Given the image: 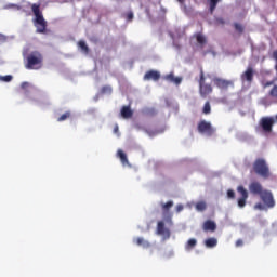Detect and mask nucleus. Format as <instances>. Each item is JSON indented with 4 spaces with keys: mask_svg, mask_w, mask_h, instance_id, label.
I'll list each match as a JSON object with an SVG mask.
<instances>
[{
    "mask_svg": "<svg viewBox=\"0 0 277 277\" xmlns=\"http://www.w3.org/2000/svg\"><path fill=\"white\" fill-rule=\"evenodd\" d=\"M31 12L35 16L34 23L36 27L37 34H47V21L44 19V15H42V11L40 10V4L34 3L30 4Z\"/></svg>",
    "mask_w": 277,
    "mask_h": 277,
    "instance_id": "f257e3e1",
    "label": "nucleus"
},
{
    "mask_svg": "<svg viewBox=\"0 0 277 277\" xmlns=\"http://www.w3.org/2000/svg\"><path fill=\"white\" fill-rule=\"evenodd\" d=\"M26 60V68H28V70H38V68L42 67V62L44 57L40 52L34 51L27 55Z\"/></svg>",
    "mask_w": 277,
    "mask_h": 277,
    "instance_id": "f03ea898",
    "label": "nucleus"
},
{
    "mask_svg": "<svg viewBox=\"0 0 277 277\" xmlns=\"http://www.w3.org/2000/svg\"><path fill=\"white\" fill-rule=\"evenodd\" d=\"M253 171L263 179H268L271 176L269 167L264 158L255 159V162H253Z\"/></svg>",
    "mask_w": 277,
    "mask_h": 277,
    "instance_id": "7ed1b4c3",
    "label": "nucleus"
},
{
    "mask_svg": "<svg viewBox=\"0 0 277 277\" xmlns=\"http://www.w3.org/2000/svg\"><path fill=\"white\" fill-rule=\"evenodd\" d=\"M199 93L202 98H207L213 92V87L211 83L206 82V76L203 70H200V78H199Z\"/></svg>",
    "mask_w": 277,
    "mask_h": 277,
    "instance_id": "20e7f679",
    "label": "nucleus"
},
{
    "mask_svg": "<svg viewBox=\"0 0 277 277\" xmlns=\"http://www.w3.org/2000/svg\"><path fill=\"white\" fill-rule=\"evenodd\" d=\"M276 123V120L274 117H262L260 120V127L264 134L268 135L273 132V127Z\"/></svg>",
    "mask_w": 277,
    "mask_h": 277,
    "instance_id": "39448f33",
    "label": "nucleus"
},
{
    "mask_svg": "<svg viewBox=\"0 0 277 277\" xmlns=\"http://www.w3.org/2000/svg\"><path fill=\"white\" fill-rule=\"evenodd\" d=\"M197 130L200 134H206L208 136H212L215 133V128H212L211 122L207 120H200Z\"/></svg>",
    "mask_w": 277,
    "mask_h": 277,
    "instance_id": "423d86ee",
    "label": "nucleus"
},
{
    "mask_svg": "<svg viewBox=\"0 0 277 277\" xmlns=\"http://www.w3.org/2000/svg\"><path fill=\"white\" fill-rule=\"evenodd\" d=\"M214 84L217 89L222 91H227L229 88H234V81L233 80H226L223 78L215 77L213 79Z\"/></svg>",
    "mask_w": 277,
    "mask_h": 277,
    "instance_id": "0eeeda50",
    "label": "nucleus"
},
{
    "mask_svg": "<svg viewBox=\"0 0 277 277\" xmlns=\"http://www.w3.org/2000/svg\"><path fill=\"white\" fill-rule=\"evenodd\" d=\"M237 192L240 195V198L237 200L238 207L243 209L249 198L248 190H246L243 186H238Z\"/></svg>",
    "mask_w": 277,
    "mask_h": 277,
    "instance_id": "6e6552de",
    "label": "nucleus"
},
{
    "mask_svg": "<svg viewBox=\"0 0 277 277\" xmlns=\"http://www.w3.org/2000/svg\"><path fill=\"white\" fill-rule=\"evenodd\" d=\"M260 197L266 208L272 209L275 207V200L271 190H264V193Z\"/></svg>",
    "mask_w": 277,
    "mask_h": 277,
    "instance_id": "1a4fd4ad",
    "label": "nucleus"
},
{
    "mask_svg": "<svg viewBox=\"0 0 277 277\" xmlns=\"http://www.w3.org/2000/svg\"><path fill=\"white\" fill-rule=\"evenodd\" d=\"M254 78V69L253 67L249 66L242 74H241V81L252 83Z\"/></svg>",
    "mask_w": 277,
    "mask_h": 277,
    "instance_id": "9d476101",
    "label": "nucleus"
},
{
    "mask_svg": "<svg viewBox=\"0 0 277 277\" xmlns=\"http://www.w3.org/2000/svg\"><path fill=\"white\" fill-rule=\"evenodd\" d=\"M249 192L254 196H261L265 190L260 182H251L249 185Z\"/></svg>",
    "mask_w": 277,
    "mask_h": 277,
    "instance_id": "9b49d317",
    "label": "nucleus"
},
{
    "mask_svg": "<svg viewBox=\"0 0 277 277\" xmlns=\"http://www.w3.org/2000/svg\"><path fill=\"white\" fill-rule=\"evenodd\" d=\"M160 79V72L158 70L150 69L144 75L145 81H158Z\"/></svg>",
    "mask_w": 277,
    "mask_h": 277,
    "instance_id": "f8f14e48",
    "label": "nucleus"
},
{
    "mask_svg": "<svg viewBox=\"0 0 277 277\" xmlns=\"http://www.w3.org/2000/svg\"><path fill=\"white\" fill-rule=\"evenodd\" d=\"M157 234L164 236L167 239H169L171 236L170 230L164 227V223L162 221L158 222L157 224Z\"/></svg>",
    "mask_w": 277,
    "mask_h": 277,
    "instance_id": "ddd939ff",
    "label": "nucleus"
},
{
    "mask_svg": "<svg viewBox=\"0 0 277 277\" xmlns=\"http://www.w3.org/2000/svg\"><path fill=\"white\" fill-rule=\"evenodd\" d=\"M120 114H121V117H122L123 119H130V118H132V116H133V111H132V109L130 108L129 105H123V106L121 107Z\"/></svg>",
    "mask_w": 277,
    "mask_h": 277,
    "instance_id": "4468645a",
    "label": "nucleus"
},
{
    "mask_svg": "<svg viewBox=\"0 0 277 277\" xmlns=\"http://www.w3.org/2000/svg\"><path fill=\"white\" fill-rule=\"evenodd\" d=\"M202 229L205 232H212L213 233V232L216 230V224L213 221L208 220L203 223Z\"/></svg>",
    "mask_w": 277,
    "mask_h": 277,
    "instance_id": "2eb2a0df",
    "label": "nucleus"
},
{
    "mask_svg": "<svg viewBox=\"0 0 277 277\" xmlns=\"http://www.w3.org/2000/svg\"><path fill=\"white\" fill-rule=\"evenodd\" d=\"M166 80L179 85L182 82L181 77H175L173 72L166 75Z\"/></svg>",
    "mask_w": 277,
    "mask_h": 277,
    "instance_id": "dca6fc26",
    "label": "nucleus"
},
{
    "mask_svg": "<svg viewBox=\"0 0 277 277\" xmlns=\"http://www.w3.org/2000/svg\"><path fill=\"white\" fill-rule=\"evenodd\" d=\"M117 157L120 159L122 166H129V160L124 151H122V149H118Z\"/></svg>",
    "mask_w": 277,
    "mask_h": 277,
    "instance_id": "f3484780",
    "label": "nucleus"
},
{
    "mask_svg": "<svg viewBox=\"0 0 277 277\" xmlns=\"http://www.w3.org/2000/svg\"><path fill=\"white\" fill-rule=\"evenodd\" d=\"M194 37L197 40V43L203 48V45L207 43V38L201 32H197L194 35Z\"/></svg>",
    "mask_w": 277,
    "mask_h": 277,
    "instance_id": "a211bd4d",
    "label": "nucleus"
},
{
    "mask_svg": "<svg viewBox=\"0 0 277 277\" xmlns=\"http://www.w3.org/2000/svg\"><path fill=\"white\" fill-rule=\"evenodd\" d=\"M79 49L81 50L82 53L84 54H89L90 53V48L88 47V44L85 43V41L80 40L78 42Z\"/></svg>",
    "mask_w": 277,
    "mask_h": 277,
    "instance_id": "6ab92c4d",
    "label": "nucleus"
},
{
    "mask_svg": "<svg viewBox=\"0 0 277 277\" xmlns=\"http://www.w3.org/2000/svg\"><path fill=\"white\" fill-rule=\"evenodd\" d=\"M209 1V11L211 14L214 13L215 9H216V5L222 2V0H208Z\"/></svg>",
    "mask_w": 277,
    "mask_h": 277,
    "instance_id": "aec40b11",
    "label": "nucleus"
},
{
    "mask_svg": "<svg viewBox=\"0 0 277 277\" xmlns=\"http://www.w3.org/2000/svg\"><path fill=\"white\" fill-rule=\"evenodd\" d=\"M174 206L173 201H168L167 203H162V211H163V215L166 216L167 214H169V210Z\"/></svg>",
    "mask_w": 277,
    "mask_h": 277,
    "instance_id": "412c9836",
    "label": "nucleus"
},
{
    "mask_svg": "<svg viewBox=\"0 0 277 277\" xmlns=\"http://www.w3.org/2000/svg\"><path fill=\"white\" fill-rule=\"evenodd\" d=\"M197 246V240L192 238L187 241V243L185 245V250L186 251H190L193 250L195 247Z\"/></svg>",
    "mask_w": 277,
    "mask_h": 277,
    "instance_id": "4be33fe9",
    "label": "nucleus"
},
{
    "mask_svg": "<svg viewBox=\"0 0 277 277\" xmlns=\"http://www.w3.org/2000/svg\"><path fill=\"white\" fill-rule=\"evenodd\" d=\"M205 246L210 249L214 248L217 246V240L215 238H209L205 241Z\"/></svg>",
    "mask_w": 277,
    "mask_h": 277,
    "instance_id": "5701e85b",
    "label": "nucleus"
},
{
    "mask_svg": "<svg viewBox=\"0 0 277 277\" xmlns=\"http://www.w3.org/2000/svg\"><path fill=\"white\" fill-rule=\"evenodd\" d=\"M210 113H211V104H210L209 101H207V102L205 103L203 108H202V114H203V115H210Z\"/></svg>",
    "mask_w": 277,
    "mask_h": 277,
    "instance_id": "b1692460",
    "label": "nucleus"
},
{
    "mask_svg": "<svg viewBox=\"0 0 277 277\" xmlns=\"http://www.w3.org/2000/svg\"><path fill=\"white\" fill-rule=\"evenodd\" d=\"M234 28L239 35H242L245 31V27L239 23H234Z\"/></svg>",
    "mask_w": 277,
    "mask_h": 277,
    "instance_id": "393cba45",
    "label": "nucleus"
},
{
    "mask_svg": "<svg viewBox=\"0 0 277 277\" xmlns=\"http://www.w3.org/2000/svg\"><path fill=\"white\" fill-rule=\"evenodd\" d=\"M135 243L137 246H143L144 248H148L150 246L147 241H144L143 238H136Z\"/></svg>",
    "mask_w": 277,
    "mask_h": 277,
    "instance_id": "a878e982",
    "label": "nucleus"
},
{
    "mask_svg": "<svg viewBox=\"0 0 277 277\" xmlns=\"http://www.w3.org/2000/svg\"><path fill=\"white\" fill-rule=\"evenodd\" d=\"M207 209V205L203 201H200L196 205V210L199 212H203Z\"/></svg>",
    "mask_w": 277,
    "mask_h": 277,
    "instance_id": "bb28decb",
    "label": "nucleus"
},
{
    "mask_svg": "<svg viewBox=\"0 0 277 277\" xmlns=\"http://www.w3.org/2000/svg\"><path fill=\"white\" fill-rule=\"evenodd\" d=\"M269 96L277 101V84H274V87L271 89Z\"/></svg>",
    "mask_w": 277,
    "mask_h": 277,
    "instance_id": "cd10ccee",
    "label": "nucleus"
},
{
    "mask_svg": "<svg viewBox=\"0 0 277 277\" xmlns=\"http://www.w3.org/2000/svg\"><path fill=\"white\" fill-rule=\"evenodd\" d=\"M275 81H276V79H273V80H269V81H263L262 85H263L264 89H267V88L274 85Z\"/></svg>",
    "mask_w": 277,
    "mask_h": 277,
    "instance_id": "c85d7f7f",
    "label": "nucleus"
},
{
    "mask_svg": "<svg viewBox=\"0 0 277 277\" xmlns=\"http://www.w3.org/2000/svg\"><path fill=\"white\" fill-rule=\"evenodd\" d=\"M113 89L110 85H104L102 87V94H111Z\"/></svg>",
    "mask_w": 277,
    "mask_h": 277,
    "instance_id": "c756f323",
    "label": "nucleus"
},
{
    "mask_svg": "<svg viewBox=\"0 0 277 277\" xmlns=\"http://www.w3.org/2000/svg\"><path fill=\"white\" fill-rule=\"evenodd\" d=\"M133 17H134V14L132 11L124 13V18L127 19V22H132Z\"/></svg>",
    "mask_w": 277,
    "mask_h": 277,
    "instance_id": "7c9ffc66",
    "label": "nucleus"
},
{
    "mask_svg": "<svg viewBox=\"0 0 277 277\" xmlns=\"http://www.w3.org/2000/svg\"><path fill=\"white\" fill-rule=\"evenodd\" d=\"M214 23L217 26H224L225 25V19L223 17H215Z\"/></svg>",
    "mask_w": 277,
    "mask_h": 277,
    "instance_id": "2f4dec72",
    "label": "nucleus"
},
{
    "mask_svg": "<svg viewBox=\"0 0 277 277\" xmlns=\"http://www.w3.org/2000/svg\"><path fill=\"white\" fill-rule=\"evenodd\" d=\"M13 77L11 75L8 76H0V81H4L5 83H10L12 81Z\"/></svg>",
    "mask_w": 277,
    "mask_h": 277,
    "instance_id": "473e14b6",
    "label": "nucleus"
},
{
    "mask_svg": "<svg viewBox=\"0 0 277 277\" xmlns=\"http://www.w3.org/2000/svg\"><path fill=\"white\" fill-rule=\"evenodd\" d=\"M70 117V113H65L61 117H58V122H64V120H67Z\"/></svg>",
    "mask_w": 277,
    "mask_h": 277,
    "instance_id": "72a5a7b5",
    "label": "nucleus"
},
{
    "mask_svg": "<svg viewBox=\"0 0 277 277\" xmlns=\"http://www.w3.org/2000/svg\"><path fill=\"white\" fill-rule=\"evenodd\" d=\"M254 209H255V210L263 211V210L265 209V207H264L262 203H256V205L254 206Z\"/></svg>",
    "mask_w": 277,
    "mask_h": 277,
    "instance_id": "f704fd0d",
    "label": "nucleus"
},
{
    "mask_svg": "<svg viewBox=\"0 0 277 277\" xmlns=\"http://www.w3.org/2000/svg\"><path fill=\"white\" fill-rule=\"evenodd\" d=\"M227 196H228L229 199H234L235 198L234 190H232V189L227 190Z\"/></svg>",
    "mask_w": 277,
    "mask_h": 277,
    "instance_id": "c9c22d12",
    "label": "nucleus"
},
{
    "mask_svg": "<svg viewBox=\"0 0 277 277\" xmlns=\"http://www.w3.org/2000/svg\"><path fill=\"white\" fill-rule=\"evenodd\" d=\"M273 58H274L275 62H276L275 69H276V71H277V50H275V51L273 52Z\"/></svg>",
    "mask_w": 277,
    "mask_h": 277,
    "instance_id": "e433bc0d",
    "label": "nucleus"
},
{
    "mask_svg": "<svg viewBox=\"0 0 277 277\" xmlns=\"http://www.w3.org/2000/svg\"><path fill=\"white\" fill-rule=\"evenodd\" d=\"M21 88H22V90H27V88H29V82H23L21 84Z\"/></svg>",
    "mask_w": 277,
    "mask_h": 277,
    "instance_id": "4c0bfd02",
    "label": "nucleus"
},
{
    "mask_svg": "<svg viewBox=\"0 0 277 277\" xmlns=\"http://www.w3.org/2000/svg\"><path fill=\"white\" fill-rule=\"evenodd\" d=\"M242 246H243V241L241 239L236 241V247L237 248L242 247Z\"/></svg>",
    "mask_w": 277,
    "mask_h": 277,
    "instance_id": "58836bf2",
    "label": "nucleus"
},
{
    "mask_svg": "<svg viewBox=\"0 0 277 277\" xmlns=\"http://www.w3.org/2000/svg\"><path fill=\"white\" fill-rule=\"evenodd\" d=\"M5 40H8V37L0 34V42H5Z\"/></svg>",
    "mask_w": 277,
    "mask_h": 277,
    "instance_id": "ea45409f",
    "label": "nucleus"
},
{
    "mask_svg": "<svg viewBox=\"0 0 277 277\" xmlns=\"http://www.w3.org/2000/svg\"><path fill=\"white\" fill-rule=\"evenodd\" d=\"M184 207L182 205L176 206V212L180 213L183 211Z\"/></svg>",
    "mask_w": 277,
    "mask_h": 277,
    "instance_id": "a19ab883",
    "label": "nucleus"
},
{
    "mask_svg": "<svg viewBox=\"0 0 277 277\" xmlns=\"http://www.w3.org/2000/svg\"><path fill=\"white\" fill-rule=\"evenodd\" d=\"M118 130H119V128H118V126H116V127L114 128V132L117 133Z\"/></svg>",
    "mask_w": 277,
    "mask_h": 277,
    "instance_id": "79ce46f5",
    "label": "nucleus"
},
{
    "mask_svg": "<svg viewBox=\"0 0 277 277\" xmlns=\"http://www.w3.org/2000/svg\"><path fill=\"white\" fill-rule=\"evenodd\" d=\"M181 4H183L185 2V0H177Z\"/></svg>",
    "mask_w": 277,
    "mask_h": 277,
    "instance_id": "37998d69",
    "label": "nucleus"
},
{
    "mask_svg": "<svg viewBox=\"0 0 277 277\" xmlns=\"http://www.w3.org/2000/svg\"><path fill=\"white\" fill-rule=\"evenodd\" d=\"M167 221L170 222V223L172 222V221H171V215L167 219Z\"/></svg>",
    "mask_w": 277,
    "mask_h": 277,
    "instance_id": "c03bdc74",
    "label": "nucleus"
},
{
    "mask_svg": "<svg viewBox=\"0 0 277 277\" xmlns=\"http://www.w3.org/2000/svg\"><path fill=\"white\" fill-rule=\"evenodd\" d=\"M77 2H81V0H77Z\"/></svg>",
    "mask_w": 277,
    "mask_h": 277,
    "instance_id": "a18cd8bd",
    "label": "nucleus"
},
{
    "mask_svg": "<svg viewBox=\"0 0 277 277\" xmlns=\"http://www.w3.org/2000/svg\"><path fill=\"white\" fill-rule=\"evenodd\" d=\"M275 119L277 120V114H276V117H275Z\"/></svg>",
    "mask_w": 277,
    "mask_h": 277,
    "instance_id": "49530a36",
    "label": "nucleus"
}]
</instances>
